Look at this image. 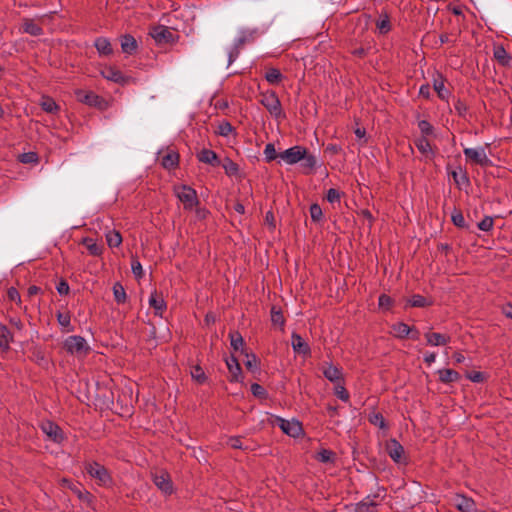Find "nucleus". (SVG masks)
Here are the masks:
<instances>
[{
	"label": "nucleus",
	"instance_id": "obj_1",
	"mask_svg": "<svg viewBox=\"0 0 512 512\" xmlns=\"http://www.w3.org/2000/svg\"><path fill=\"white\" fill-rule=\"evenodd\" d=\"M260 103L268 110L275 119L284 118L281 102L274 91H266L260 95Z\"/></svg>",
	"mask_w": 512,
	"mask_h": 512
},
{
	"label": "nucleus",
	"instance_id": "obj_2",
	"mask_svg": "<svg viewBox=\"0 0 512 512\" xmlns=\"http://www.w3.org/2000/svg\"><path fill=\"white\" fill-rule=\"evenodd\" d=\"M64 348L68 353L77 357L87 355L90 350L86 340L81 336H69L64 341Z\"/></svg>",
	"mask_w": 512,
	"mask_h": 512
},
{
	"label": "nucleus",
	"instance_id": "obj_3",
	"mask_svg": "<svg viewBox=\"0 0 512 512\" xmlns=\"http://www.w3.org/2000/svg\"><path fill=\"white\" fill-rule=\"evenodd\" d=\"M175 193L177 198L183 203L184 209L186 210H191L199 203L196 191L189 186L182 185L176 187Z\"/></svg>",
	"mask_w": 512,
	"mask_h": 512
},
{
	"label": "nucleus",
	"instance_id": "obj_4",
	"mask_svg": "<svg viewBox=\"0 0 512 512\" xmlns=\"http://www.w3.org/2000/svg\"><path fill=\"white\" fill-rule=\"evenodd\" d=\"M464 155L466 156L467 160L478 164L482 167L490 166L492 163L490 159L487 157V154L485 152V149L483 147L480 148H465L464 149Z\"/></svg>",
	"mask_w": 512,
	"mask_h": 512
},
{
	"label": "nucleus",
	"instance_id": "obj_5",
	"mask_svg": "<svg viewBox=\"0 0 512 512\" xmlns=\"http://www.w3.org/2000/svg\"><path fill=\"white\" fill-rule=\"evenodd\" d=\"M41 429L43 433L55 443H61L64 440L62 429L52 421H43L41 423Z\"/></svg>",
	"mask_w": 512,
	"mask_h": 512
},
{
	"label": "nucleus",
	"instance_id": "obj_6",
	"mask_svg": "<svg viewBox=\"0 0 512 512\" xmlns=\"http://www.w3.org/2000/svg\"><path fill=\"white\" fill-rule=\"evenodd\" d=\"M306 152V148L302 146H293L279 153V158L289 165H293L301 161Z\"/></svg>",
	"mask_w": 512,
	"mask_h": 512
},
{
	"label": "nucleus",
	"instance_id": "obj_7",
	"mask_svg": "<svg viewBox=\"0 0 512 512\" xmlns=\"http://www.w3.org/2000/svg\"><path fill=\"white\" fill-rule=\"evenodd\" d=\"M87 473L97 479L100 484H107L110 481V476L106 468L99 463H87L85 467Z\"/></svg>",
	"mask_w": 512,
	"mask_h": 512
},
{
	"label": "nucleus",
	"instance_id": "obj_8",
	"mask_svg": "<svg viewBox=\"0 0 512 512\" xmlns=\"http://www.w3.org/2000/svg\"><path fill=\"white\" fill-rule=\"evenodd\" d=\"M386 452L396 463L405 462L404 448L396 439L387 441Z\"/></svg>",
	"mask_w": 512,
	"mask_h": 512
},
{
	"label": "nucleus",
	"instance_id": "obj_9",
	"mask_svg": "<svg viewBox=\"0 0 512 512\" xmlns=\"http://www.w3.org/2000/svg\"><path fill=\"white\" fill-rule=\"evenodd\" d=\"M275 421L281 430L289 436L297 437L302 433V426L298 421H288L280 417H277Z\"/></svg>",
	"mask_w": 512,
	"mask_h": 512
},
{
	"label": "nucleus",
	"instance_id": "obj_10",
	"mask_svg": "<svg viewBox=\"0 0 512 512\" xmlns=\"http://www.w3.org/2000/svg\"><path fill=\"white\" fill-rule=\"evenodd\" d=\"M75 95L79 102L85 103L89 106L101 107L102 103L104 102L101 97L91 91L79 89L75 91Z\"/></svg>",
	"mask_w": 512,
	"mask_h": 512
},
{
	"label": "nucleus",
	"instance_id": "obj_11",
	"mask_svg": "<svg viewBox=\"0 0 512 512\" xmlns=\"http://www.w3.org/2000/svg\"><path fill=\"white\" fill-rule=\"evenodd\" d=\"M151 37L157 43H168L172 40L173 34L172 32L165 26H155L150 31Z\"/></svg>",
	"mask_w": 512,
	"mask_h": 512
},
{
	"label": "nucleus",
	"instance_id": "obj_12",
	"mask_svg": "<svg viewBox=\"0 0 512 512\" xmlns=\"http://www.w3.org/2000/svg\"><path fill=\"white\" fill-rule=\"evenodd\" d=\"M153 482L162 492L166 494H170L172 492V483L168 473H155L153 475Z\"/></svg>",
	"mask_w": 512,
	"mask_h": 512
},
{
	"label": "nucleus",
	"instance_id": "obj_13",
	"mask_svg": "<svg viewBox=\"0 0 512 512\" xmlns=\"http://www.w3.org/2000/svg\"><path fill=\"white\" fill-rule=\"evenodd\" d=\"M102 76L110 81L119 84H125L127 82V78L123 76V74L114 67H106L101 71Z\"/></svg>",
	"mask_w": 512,
	"mask_h": 512
},
{
	"label": "nucleus",
	"instance_id": "obj_14",
	"mask_svg": "<svg viewBox=\"0 0 512 512\" xmlns=\"http://www.w3.org/2000/svg\"><path fill=\"white\" fill-rule=\"evenodd\" d=\"M22 30L32 36H40L43 34L41 26L33 19H24L22 24Z\"/></svg>",
	"mask_w": 512,
	"mask_h": 512
},
{
	"label": "nucleus",
	"instance_id": "obj_15",
	"mask_svg": "<svg viewBox=\"0 0 512 512\" xmlns=\"http://www.w3.org/2000/svg\"><path fill=\"white\" fill-rule=\"evenodd\" d=\"M324 376L331 382L338 383L342 380L341 370L331 364H327L323 367Z\"/></svg>",
	"mask_w": 512,
	"mask_h": 512
},
{
	"label": "nucleus",
	"instance_id": "obj_16",
	"mask_svg": "<svg viewBox=\"0 0 512 512\" xmlns=\"http://www.w3.org/2000/svg\"><path fill=\"white\" fill-rule=\"evenodd\" d=\"M292 347L296 353L309 354L310 348L304 339L297 333L292 334Z\"/></svg>",
	"mask_w": 512,
	"mask_h": 512
},
{
	"label": "nucleus",
	"instance_id": "obj_17",
	"mask_svg": "<svg viewBox=\"0 0 512 512\" xmlns=\"http://www.w3.org/2000/svg\"><path fill=\"white\" fill-rule=\"evenodd\" d=\"M427 343L432 346L446 345L450 341V337L440 333H426Z\"/></svg>",
	"mask_w": 512,
	"mask_h": 512
},
{
	"label": "nucleus",
	"instance_id": "obj_18",
	"mask_svg": "<svg viewBox=\"0 0 512 512\" xmlns=\"http://www.w3.org/2000/svg\"><path fill=\"white\" fill-rule=\"evenodd\" d=\"M494 58L504 67H509L512 62V57L502 46H498L494 49Z\"/></svg>",
	"mask_w": 512,
	"mask_h": 512
},
{
	"label": "nucleus",
	"instance_id": "obj_19",
	"mask_svg": "<svg viewBox=\"0 0 512 512\" xmlns=\"http://www.w3.org/2000/svg\"><path fill=\"white\" fill-rule=\"evenodd\" d=\"M198 159H199V161H201L203 163L210 164L212 166H217L219 164V159H218L217 154L214 151L209 150V149H203L198 154Z\"/></svg>",
	"mask_w": 512,
	"mask_h": 512
},
{
	"label": "nucleus",
	"instance_id": "obj_20",
	"mask_svg": "<svg viewBox=\"0 0 512 512\" xmlns=\"http://www.w3.org/2000/svg\"><path fill=\"white\" fill-rule=\"evenodd\" d=\"M455 505L463 512H470L474 509L475 503L471 498L457 495L455 498Z\"/></svg>",
	"mask_w": 512,
	"mask_h": 512
},
{
	"label": "nucleus",
	"instance_id": "obj_21",
	"mask_svg": "<svg viewBox=\"0 0 512 512\" xmlns=\"http://www.w3.org/2000/svg\"><path fill=\"white\" fill-rule=\"evenodd\" d=\"M149 304L152 308H154L156 315H162V312L166 308L164 299L162 296L158 295L156 291L152 293L149 299Z\"/></svg>",
	"mask_w": 512,
	"mask_h": 512
},
{
	"label": "nucleus",
	"instance_id": "obj_22",
	"mask_svg": "<svg viewBox=\"0 0 512 512\" xmlns=\"http://www.w3.org/2000/svg\"><path fill=\"white\" fill-rule=\"evenodd\" d=\"M227 368L232 376L231 381H238L239 375L241 374V367L236 357L233 355L226 359Z\"/></svg>",
	"mask_w": 512,
	"mask_h": 512
},
{
	"label": "nucleus",
	"instance_id": "obj_23",
	"mask_svg": "<svg viewBox=\"0 0 512 512\" xmlns=\"http://www.w3.org/2000/svg\"><path fill=\"white\" fill-rule=\"evenodd\" d=\"M121 48L124 53L132 54L137 49V41L131 35H124L121 38Z\"/></svg>",
	"mask_w": 512,
	"mask_h": 512
},
{
	"label": "nucleus",
	"instance_id": "obj_24",
	"mask_svg": "<svg viewBox=\"0 0 512 512\" xmlns=\"http://www.w3.org/2000/svg\"><path fill=\"white\" fill-rule=\"evenodd\" d=\"M95 47L100 54L110 55L112 53V47L108 39L104 37L97 38L95 41Z\"/></svg>",
	"mask_w": 512,
	"mask_h": 512
},
{
	"label": "nucleus",
	"instance_id": "obj_25",
	"mask_svg": "<svg viewBox=\"0 0 512 512\" xmlns=\"http://www.w3.org/2000/svg\"><path fill=\"white\" fill-rule=\"evenodd\" d=\"M179 155L175 152H169L162 158V165L166 169L175 168L178 165Z\"/></svg>",
	"mask_w": 512,
	"mask_h": 512
},
{
	"label": "nucleus",
	"instance_id": "obj_26",
	"mask_svg": "<svg viewBox=\"0 0 512 512\" xmlns=\"http://www.w3.org/2000/svg\"><path fill=\"white\" fill-rule=\"evenodd\" d=\"M439 378L443 383H451L459 379V373L452 369H444L439 371Z\"/></svg>",
	"mask_w": 512,
	"mask_h": 512
},
{
	"label": "nucleus",
	"instance_id": "obj_27",
	"mask_svg": "<svg viewBox=\"0 0 512 512\" xmlns=\"http://www.w3.org/2000/svg\"><path fill=\"white\" fill-rule=\"evenodd\" d=\"M265 79L272 85H277L283 79V75L276 68H269L265 73Z\"/></svg>",
	"mask_w": 512,
	"mask_h": 512
},
{
	"label": "nucleus",
	"instance_id": "obj_28",
	"mask_svg": "<svg viewBox=\"0 0 512 512\" xmlns=\"http://www.w3.org/2000/svg\"><path fill=\"white\" fill-rule=\"evenodd\" d=\"M106 241L109 247H118L122 243V236L118 231L111 230L106 233Z\"/></svg>",
	"mask_w": 512,
	"mask_h": 512
},
{
	"label": "nucleus",
	"instance_id": "obj_29",
	"mask_svg": "<svg viewBox=\"0 0 512 512\" xmlns=\"http://www.w3.org/2000/svg\"><path fill=\"white\" fill-rule=\"evenodd\" d=\"M82 243L91 255L100 256L102 254L103 247L95 243L91 238H84Z\"/></svg>",
	"mask_w": 512,
	"mask_h": 512
},
{
	"label": "nucleus",
	"instance_id": "obj_30",
	"mask_svg": "<svg viewBox=\"0 0 512 512\" xmlns=\"http://www.w3.org/2000/svg\"><path fill=\"white\" fill-rule=\"evenodd\" d=\"M271 322L274 326L283 327L285 323L284 316L282 314V311L277 308L276 306H273L271 308Z\"/></svg>",
	"mask_w": 512,
	"mask_h": 512
},
{
	"label": "nucleus",
	"instance_id": "obj_31",
	"mask_svg": "<svg viewBox=\"0 0 512 512\" xmlns=\"http://www.w3.org/2000/svg\"><path fill=\"white\" fill-rule=\"evenodd\" d=\"M40 105L47 113H55L59 109L56 102L50 97H43Z\"/></svg>",
	"mask_w": 512,
	"mask_h": 512
},
{
	"label": "nucleus",
	"instance_id": "obj_32",
	"mask_svg": "<svg viewBox=\"0 0 512 512\" xmlns=\"http://www.w3.org/2000/svg\"><path fill=\"white\" fill-rule=\"evenodd\" d=\"M415 146L424 155L431 152V145L426 137L421 136L415 140Z\"/></svg>",
	"mask_w": 512,
	"mask_h": 512
},
{
	"label": "nucleus",
	"instance_id": "obj_33",
	"mask_svg": "<svg viewBox=\"0 0 512 512\" xmlns=\"http://www.w3.org/2000/svg\"><path fill=\"white\" fill-rule=\"evenodd\" d=\"M393 331L397 337L404 338L412 332V329L407 324L400 322L393 325Z\"/></svg>",
	"mask_w": 512,
	"mask_h": 512
},
{
	"label": "nucleus",
	"instance_id": "obj_34",
	"mask_svg": "<svg viewBox=\"0 0 512 512\" xmlns=\"http://www.w3.org/2000/svg\"><path fill=\"white\" fill-rule=\"evenodd\" d=\"M113 294L117 303H124L126 301V292L120 283H115L113 286Z\"/></svg>",
	"mask_w": 512,
	"mask_h": 512
},
{
	"label": "nucleus",
	"instance_id": "obj_35",
	"mask_svg": "<svg viewBox=\"0 0 512 512\" xmlns=\"http://www.w3.org/2000/svg\"><path fill=\"white\" fill-rule=\"evenodd\" d=\"M301 161H302L301 166L304 169H307L308 171H311L315 167V165L317 163L316 157L311 155V154H308L307 151L304 153V156L301 159Z\"/></svg>",
	"mask_w": 512,
	"mask_h": 512
},
{
	"label": "nucleus",
	"instance_id": "obj_36",
	"mask_svg": "<svg viewBox=\"0 0 512 512\" xmlns=\"http://www.w3.org/2000/svg\"><path fill=\"white\" fill-rule=\"evenodd\" d=\"M334 457H335V453L330 450H327V449H322L316 455V459L322 463L333 462Z\"/></svg>",
	"mask_w": 512,
	"mask_h": 512
},
{
	"label": "nucleus",
	"instance_id": "obj_37",
	"mask_svg": "<svg viewBox=\"0 0 512 512\" xmlns=\"http://www.w3.org/2000/svg\"><path fill=\"white\" fill-rule=\"evenodd\" d=\"M230 341L234 351H238L244 345V339L239 332L230 333Z\"/></svg>",
	"mask_w": 512,
	"mask_h": 512
},
{
	"label": "nucleus",
	"instance_id": "obj_38",
	"mask_svg": "<svg viewBox=\"0 0 512 512\" xmlns=\"http://www.w3.org/2000/svg\"><path fill=\"white\" fill-rule=\"evenodd\" d=\"M191 376L195 381H197L200 384L204 383L207 379L202 367L199 365H196L192 368Z\"/></svg>",
	"mask_w": 512,
	"mask_h": 512
},
{
	"label": "nucleus",
	"instance_id": "obj_39",
	"mask_svg": "<svg viewBox=\"0 0 512 512\" xmlns=\"http://www.w3.org/2000/svg\"><path fill=\"white\" fill-rule=\"evenodd\" d=\"M18 160L23 164L37 163L38 155L35 152L22 153L18 156Z\"/></svg>",
	"mask_w": 512,
	"mask_h": 512
},
{
	"label": "nucleus",
	"instance_id": "obj_40",
	"mask_svg": "<svg viewBox=\"0 0 512 512\" xmlns=\"http://www.w3.org/2000/svg\"><path fill=\"white\" fill-rule=\"evenodd\" d=\"M264 155L267 162H271L276 158H279V153L276 152L275 146L272 143H268L264 149Z\"/></svg>",
	"mask_w": 512,
	"mask_h": 512
},
{
	"label": "nucleus",
	"instance_id": "obj_41",
	"mask_svg": "<svg viewBox=\"0 0 512 512\" xmlns=\"http://www.w3.org/2000/svg\"><path fill=\"white\" fill-rule=\"evenodd\" d=\"M434 90L437 92L438 96L441 99H445L448 96V91L445 89L443 80L435 79L434 80Z\"/></svg>",
	"mask_w": 512,
	"mask_h": 512
},
{
	"label": "nucleus",
	"instance_id": "obj_42",
	"mask_svg": "<svg viewBox=\"0 0 512 512\" xmlns=\"http://www.w3.org/2000/svg\"><path fill=\"white\" fill-rule=\"evenodd\" d=\"M357 512H375L376 511V503L373 501H363L357 504L356 507Z\"/></svg>",
	"mask_w": 512,
	"mask_h": 512
},
{
	"label": "nucleus",
	"instance_id": "obj_43",
	"mask_svg": "<svg viewBox=\"0 0 512 512\" xmlns=\"http://www.w3.org/2000/svg\"><path fill=\"white\" fill-rule=\"evenodd\" d=\"M369 421L375 425V426H378L379 428L381 429H385L387 428V425L385 423V420L382 416V414L380 413H372L370 416H369Z\"/></svg>",
	"mask_w": 512,
	"mask_h": 512
},
{
	"label": "nucleus",
	"instance_id": "obj_44",
	"mask_svg": "<svg viewBox=\"0 0 512 512\" xmlns=\"http://www.w3.org/2000/svg\"><path fill=\"white\" fill-rule=\"evenodd\" d=\"M409 303L412 307H425L430 305V302L421 295H413L409 300Z\"/></svg>",
	"mask_w": 512,
	"mask_h": 512
},
{
	"label": "nucleus",
	"instance_id": "obj_45",
	"mask_svg": "<svg viewBox=\"0 0 512 512\" xmlns=\"http://www.w3.org/2000/svg\"><path fill=\"white\" fill-rule=\"evenodd\" d=\"M452 222L455 226L459 228L466 227L464 216L460 210H454V212L452 213Z\"/></svg>",
	"mask_w": 512,
	"mask_h": 512
},
{
	"label": "nucleus",
	"instance_id": "obj_46",
	"mask_svg": "<svg viewBox=\"0 0 512 512\" xmlns=\"http://www.w3.org/2000/svg\"><path fill=\"white\" fill-rule=\"evenodd\" d=\"M233 130H234V128L230 124V122L223 121L222 123L219 124L217 133L221 136L226 137V136L230 135L233 132Z\"/></svg>",
	"mask_w": 512,
	"mask_h": 512
},
{
	"label": "nucleus",
	"instance_id": "obj_47",
	"mask_svg": "<svg viewBox=\"0 0 512 512\" xmlns=\"http://www.w3.org/2000/svg\"><path fill=\"white\" fill-rule=\"evenodd\" d=\"M310 215L314 222H319L323 215L321 207L318 204H312L310 206Z\"/></svg>",
	"mask_w": 512,
	"mask_h": 512
},
{
	"label": "nucleus",
	"instance_id": "obj_48",
	"mask_svg": "<svg viewBox=\"0 0 512 512\" xmlns=\"http://www.w3.org/2000/svg\"><path fill=\"white\" fill-rule=\"evenodd\" d=\"M376 26L381 34H386L387 32L390 31L391 28L388 17L378 20Z\"/></svg>",
	"mask_w": 512,
	"mask_h": 512
},
{
	"label": "nucleus",
	"instance_id": "obj_49",
	"mask_svg": "<svg viewBox=\"0 0 512 512\" xmlns=\"http://www.w3.org/2000/svg\"><path fill=\"white\" fill-rule=\"evenodd\" d=\"M246 357H247V360L245 361L246 368L250 371L257 370L258 369L257 357L254 354L248 355L247 353H246Z\"/></svg>",
	"mask_w": 512,
	"mask_h": 512
},
{
	"label": "nucleus",
	"instance_id": "obj_50",
	"mask_svg": "<svg viewBox=\"0 0 512 512\" xmlns=\"http://www.w3.org/2000/svg\"><path fill=\"white\" fill-rule=\"evenodd\" d=\"M335 394L338 398H340L342 401H348L349 399V393L345 389V387L338 382L335 386Z\"/></svg>",
	"mask_w": 512,
	"mask_h": 512
},
{
	"label": "nucleus",
	"instance_id": "obj_51",
	"mask_svg": "<svg viewBox=\"0 0 512 512\" xmlns=\"http://www.w3.org/2000/svg\"><path fill=\"white\" fill-rule=\"evenodd\" d=\"M418 127L421 131V133L423 134V136L425 137L426 135H430L433 133V126L426 120H421L419 121L418 123Z\"/></svg>",
	"mask_w": 512,
	"mask_h": 512
},
{
	"label": "nucleus",
	"instance_id": "obj_52",
	"mask_svg": "<svg viewBox=\"0 0 512 512\" xmlns=\"http://www.w3.org/2000/svg\"><path fill=\"white\" fill-rule=\"evenodd\" d=\"M57 320H58V323L61 326L69 327L70 326V321H71L70 313L69 312H65V313L58 312L57 313Z\"/></svg>",
	"mask_w": 512,
	"mask_h": 512
},
{
	"label": "nucleus",
	"instance_id": "obj_53",
	"mask_svg": "<svg viewBox=\"0 0 512 512\" xmlns=\"http://www.w3.org/2000/svg\"><path fill=\"white\" fill-rule=\"evenodd\" d=\"M132 272L136 278H141L143 276V269L141 263L138 259L133 258L131 263Z\"/></svg>",
	"mask_w": 512,
	"mask_h": 512
},
{
	"label": "nucleus",
	"instance_id": "obj_54",
	"mask_svg": "<svg viewBox=\"0 0 512 512\" xmlns=\"http://www.w3.org/2000/svg\"><path fill=\"white\" fill-rule=\"evenodd\" d=\"M393 300L390 296L386 294H381L379 296V307L382 309H390L392 306Z\"/></svg>",
	"mask_w": 512,
	"mask_h": 512
},
{
	"label": "nucleus",
	"instance_id": "obj_55",
	"mask_svg": "<svg viewBox=\"0 0 512 512\" xmlns=\"http://www.w3.org/2000/svg\"><path fill=\"white\" fill-rule=\"evenodd\" d=\"M493 227V219L489 216H486L478 223V228L482 231H489Z\"/></svg>",
	"mask_w": 512,
	"mask_h": 512
},
{
	"label": "nucleus",
	"instance_id": "obj_56",
	"mask_svg": "<svg viewBox=\"0 0 512 512\" xmlns=\"http://www.w3.org/2000/svg\"><path fill=\"white\" fill-rule=\"evenodd\" d=\"M251 392L254 396L259 398H264L266 396V390L257 383H253L251 385Z\"/></svg>",
	"mask_w": 512,
	"mask_h": 512
},
{
	"label": "nucleus",
	"instance_id": "obj_57",
	"mask_svg": "<svg viewBox=\"0 0 512 512\" xmlns=\"http://www.w3.org/2000/svg\"><path fill=\"white\" fill-rule=\"evenodd\" d=\"M9 331L4 327L2 328V332L0 334V347L3 349H7L9 345Z\"/></svg>",
	"mask_w": 512,
	"mask_h": 512
},
{
	"label": "nucleus",
	"instance_id": "obj_58",
	"mask_svg": "<svg viewBox=\"0 0 512 512\" xmlns=\"http://www.w3.org/2000/svg\"><path fill=\"white\" fill-rule=\"evenodd\" d=\"M223 168L229 175L235 174L238 171V165L229 159L223 164Z\"/></svg>",
	"mask_w": 512,
	"mask_h": 512
},
{
	"label": "nucleus",
	"instance_id": "obj_59",
	"mask_svg": "<svg viewBox=\"0 0 512 512\" xmlns=\"http://www.w3.org/2000/svg\"><path fill=\"white\" fill-rule=\"evenodd\" d=\"M327 200L330 203L339 202L340 201L339 191L334 188H330L327 192Z\"/></svg>",
	"mask_w": 512,
	"mask_h": 512
},
{
	"label": "nucleus",
	"instance_id": "obj_60",
	"mask_svg": "<svg viewBox=\"0 0 512 512\" xmlns=\"http://www.w3.org/2000/svg\"><path fill=\"white\" fill-rule=\"evenodd\" d=\"M227 444L234 449H243L242 441L240 437H231L228 439Z\"/></svg>",
	"mask_w": 512,
	"mask_h": 512
},
{
	"label": "nucleus",
	"instance_id": "obj_61",
	"mask_svg": "<svg viewBox=\"0 0 512 512\" xmlns=\"http://www.w3.org/2000/svg\"><path fill=\"white\" fill-rule=\"evenodd\" d=\"M69 285L65 280H61L57 285V291L61 295H67L69 293Z\"/></svg>",
	"mask_w": 512,
	"mask_h": 512
},
{
	"label": "nucleus",
	"instance_id": "obj_62",
	"mask_svg": "<svg viewBox=\"0 0 512 512\" xmlns=\"http://www.w3.org/2000/svg\"><path fill=\"white\" fill-rule=\"evenodd\" d=\"M8 297L10 300L12 301H20V294L19 292L17 291V289L11 287L9 290H8Z\"/></svg>",
	"mask_w": 512,
	"mask_h": 512
},
{
	"label": "nucleus",
	"instance_id": "obj_63",
	"mask_svg": "<svg viewBox=\"0 0 512 512\" xmlns=\"http://www.w3.org/2000/svg\"><path fill=\"white\" fill-rule=\"evenodd\" d=\"M239 55V49L233 48L229 53V64H231Z\"/></svg>",
	"mask_w": 512,
	"mask_h": 512
},
{
	"label": "nucleus",
	"instance_id": "obj_64",
	"mask_svg": "<svg viewBox=\"0 0 512 512\" xmlns=\"http://www.w3.org/2000/svg\"><path fill=\"white\" fill-rule=\"evenodd\" d=\"M503 313L508 317L512 319V305H508L503 309Z\"/></svg>",
	"mask_w": 512,
	"mask_h": 512
}]
</instances>
